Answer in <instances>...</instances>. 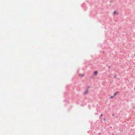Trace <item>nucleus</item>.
I'll return each mask as SVG.
<instances>
[{
    "mask_svg": "<svg viewBox=\"0 0 135 135\" xmlns=\"http://www.w3.org/2000/svg\"><path fill=\"white\" fill-rule=\"evenodd\" d=\"M88 89H87L85 91L84 93V94H86L88 93Z\"/></svg>",
    "mask_w": 135,
    "mask_h": 135,
    "instance_id": "nucleus-1",
    "label": "nucleus"
},
{
    "mask_svg": "<svg viewBox=\"0 0 135 135\" xmlns=\"http://www.w3.org/2000/svg\"><path fill=\"white\" fill-rule=\"evenodd\" d=\"M97 73H98V72L97 71H95L94 73V74L95 75H97Z\"/></svg>",
    "mask_w": 135,
    "mask_h": 135,
    "instance_id": "nucleus-2",
    "label": "nucleus"
},
{
    "mask_svg": "<svg viewBox=\"0 0 135 135\" xmlns=\"http://www.w3.org/2000/svg\"><path fill=\"white\" fill-rule=\"evenodd\" d=\"M84 74H82L81 75H80L82 77H83L84 76Z\"/></svg>",
    "mask_w": 135,
    "mask_h": 135,
    "instance_id": "nucleus-3",
    "label": "nucleus"
},
{
    "mask_svg": "<svg viewBox=\"0 0 135 135\" xmlns=\"http://www.w3.org/2000/svg\"><path fill=\"white\" fill-rule=\"evenodd\" d=\"M117 93V92H116V93H114V96H115L116 95Z\"/></svg>",
    "mask_w": 135,
    "mask_h": 135,
    "instance_id": "nucleus-4",
    "label": "nucleus"
},
{
    "mask_svg": "<svg viewBox=\"0 0 135 135\" xmlns=\"http://www.w3.org/2000/svg\"><path fill=\"white\" fill-rule=\"evenodd\" d=\"M114 97V96H111V97H110V98L111 99H112V98H113Z\"/></svg>",
    "mask_w": 135,
    "mask_h": 135,
    "instance_id": "nucleus-5",
    "label": "nucleus"
},
{
    "mask_svg": "<svg viewBox=\"0 0 135 135\" xmlns=\"http://www.w3.org/2000/svg\"><path fill=\"white\" fill-rule=\"evenodd\" d=\"M116 13V12L115 11H114V14H115V13Z\"/></svg>",
    "mask_w": 135,
    "mask_h": 135,
    "instance_id": "nucleus-6",
    "label": "nucleus"
},
{
    "mask_svg": "<svg viewBox=\"0 0 135 135\" xmlns=\"http://www.w3.org/2000/svg\"><path fill=\"white\" fill-rule=\"evenodd\" d=\"M100 116L101 117H102L103 116V114H101V115H100Z\"/></svg>",
    "mask_w": 135,
    "mask_h": 135,
    "instance_id": "nucleus-7",
    "label": "nucleus"
}]
</instances>
